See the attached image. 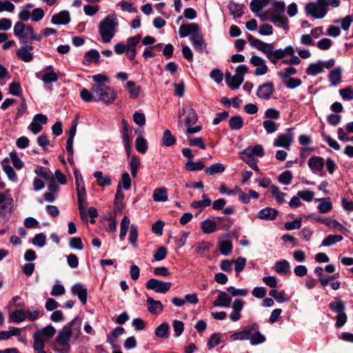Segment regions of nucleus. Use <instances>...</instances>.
<instances>
[{
	"label": "nucleus",
	"mask_w": 353,
	"mask_h": 353,
	"mask_svg": "<svg viewBox=\"0 0 353 353\" xmlns=\"http://www.w3.org/2000/svg\"><path fill=\"white\" fill-rule=\"evenodd\" d=\"M292 179V174L291 171H290V170H286V171L282 172L279 176V179H278L279 181L283 185H289L291 183Z\"/></svg>",
	"instance_id": "obj_63"
},
{
	"label": "nucleus",
	"mask_w": 353,
	"mask_h": 353,
	"mask_svg": "<svg viewBox=\"0 0 353 353\" xmlns=\"http://www.w3.org/2000/svg\"><path fill=\"white\" fill-rule=\"evenodd\" d=\"M274 269L277 273L285 274L290 272V263L286 260H281L275 263Z\"/></svg>",
	"instance_id": "obj_47"
},
{
	"label": "nucleus",
	"mask_w": 353,
	"mask_h": 353,
	"mask_svg": "<svg viewBox=\"0 0 353 353\" xmlns=\"http://www.w3.org/2000/svg\"><path fill=\"white\" fill-rule=\"evenodd\" d=\"M278 214V211L274 208H265L261 210L257 214L258 218L262 220H274Z\"/></svg>",
	"instance_id": "obj_26"
},
{
	"label": "nucleus",
	"mask_w": 353,
	"mask_h": 353,
	"mask_svg": "<svg viewBox=\"0 0 353 353\" xmlns=\"http://www.w3.org/2000/svg\"><path fill=\"white\" fill-rule=\"evenodd\" d=\"M218 245L221 253L225 256L228 255L232 250V243L229 240L220 241Z\"/></svg>",
	"instance_id": "obj_49"
},
{
	"label": "nucleus",
	"mask_w": 353,
	"mask_h": 353,
	"mask_svg": "<svg viewBox=\"0 0 353 353\" xmlns=\"http://www.w3.org/2000/svg\"><path fill=\"white\" fill-rule=\"evenodd\" d=\"M294 53V48L292 46H288L283 49L274 50V46L272 44L271 49L268 53L267 58L269 61L276 65L279 60L283 59L288 54Z\"/></svg>",
	"instance_id": "obj_9"
},
{
	"label": "nucleus",
	"mask_w": 353,
	"mask_h": 353,
	"mask_svg": "<svg viewBox=\"0 0 353 353\" xmlns=\"http://www.w3.org/2000/svg\"><path fill=\"white\" fill-rule=\"evenodd\" d=\"M162 141L164 145L170 147L175 144L176 139L169 130H166L163 132Z\"/></svg>",
	"instance_id": "obj_53"
},
{
	"label": "nucleus",
	"mask_w": 353,
	"mask_h": 353,
	"mask_svg": "<svg viewBox=\"0 0 353 353\" xmlns=\"http://www.w3.org/2000/svg\"><path fill=\"white\" fill-rule=\"evenodd\" d=\"M296 73V68L290 66V67L285 68L283 70L279 72L278 76L282 80V81H284L285 80L288 79V78H290V77L291 75H294Z\"/></svg>",
	"instance_id": "obj_56"
},
{
	"label": "nucleus",
	"mask_w": 353,
	"mask_h": 353,
	"mask_svg": "<svg viewBox=\"0 0 353 353\" xmlns=\"http://www.w3.org/2000/svg\"><path fill=\"white\" fill-rule=\"evenodd\" d=\"M259 325L257 323V327L256 330L253 331L249 340L252 345H256L261 344L265 341V336L259 331Z\"/></svg>",
	"instance_id": "obj_35"
},
{
	"label": "nucleus",
	"mask_w": 353,
	"mask_h": 353,
	"mask_svg": "<svg viewBox=\"0 0 353 353\" xmlns=\"http://www.w3.org/2000/svg\"><path fill=\"white\" fill-rule=\"evenodd\" d=\"M32 50L33 48L30 44H23L16 51V56L21 61L30 62L33 59Z\"/></svg>",
	"instance_id": "obj_16"
},
{
	"label": "nucleus",
	"mask_w": 353,
	"mask_h": 353,
	"mask_svg": "<svg viewBox=\"0 0 353 353\" xmlns=\"http://www.w3.org/2000/svg\"><path fill=\"white\" fill-rule=\"evenodd\" d=\"M10 157L12 161V165L14 167L18 170H21L23 168L24 163L23 161L19 158L16 152H11L10 153Z\"/></svg>",
	"instance_id": "obj_64"
},
{
	"label": "nucleus",
	"mask_w": 353,
	"mask_h": 353,
	"mask_svg": "<svg viewBox=\"0 0 353 353\" xmlns=\"http://www.w3.org/2000/svg\"><path fill=\"white\" fill-rule=\"evenodd\" d=\"M271 193L273 195V196L275 198L276 201L280 203L283 204L285 203V196L286 194L279 189V187L276 185H271L270 187Z\"/></svg>",
	"instance_id": "obj_46"
},
{
	"label": "nucleus",
	"mask_w": 353,
	"mask_h": 353,
	"mask_svg": "<svg viewBox=\"0 0 353 353\" xmlns=\"http://www.w3.org/2000/svg\"><path fill=\"white\" fill-rule=\"evenodd\" d=\"M241 159L245 161L252 169L256 172H259V168L257 166L258 159L255 157H250L247 156L241 155Z\"/></svg>",
	"instance_id": "obj_60"
},
{
	"label": "nucleus",
	"mask_w": 353,
	"mask_h": 353,
	"mask_svg": "<svg viewBox=\"0 0 353 353\" xmlns=\"http://www.w3.org/2000/svg\"><path fill=\"white\" fill-rule=\"evenodd\" d=\"M81 328V319L77 316L59 332L56 337L57 344L54 346V350L59 353H69L70 350L69 341L70 339L76 341L79 339Z\"/></svg>",
	"instance_id": "obj_1"
},
{
	"label": "nucleus",
	"mask_w": 353,
	"mask_h": 353,
	"mask_svg": "<svg viewBox=\"0 0 353 353\" xmlns=\"http://www.w3.org/2000/svg\"><path fill=\"white\" fill-rule=\"evenodd\" d=\"M307 165L314 174H317L323 170L325 161L321 157L313 156L309 159Z\"/></svg>",
	"instance_id": "obj_18"
},
{
	"label": "nucleus",
	"mask_w": 353,
	"mask_h": 353,
	"mask_svg": "<svg viewBox=\"0 0 353 353\" xmlns=\"http://www.w3.org/2000/svg\"><path fill=\"white\" fill-rule=\"evenodd\" d=\"M148 311L152 314H159L163 310V306L160 301L148 297L146 300Z\"/></svg>",
	"instance_id": "obj_22"
},
{
	"label": "nucleus",
	"mask_w": 353,
	"mask_h": 353,
	"mask_svg": "<svg viewBox=\"0 0 353 353\" xmlns=\"http://www.w3.org/2000/svg\"><path fill=\"white\" fill-rule=\"evenodd\" d=\"M243 119L239 116H234L230 118L229 125L232 130H238L243 126Z\"/></svg>",
	"instance_id": "obj_55"
},
{
	"label": "nucleus",
	"mask_w": 353,
	"mask_h": 353,
	"mask_svg": "<svg viewBox=\"0 0 353 353\" xmlns=\"http://www.w3.org/2000/svg\"><path fill=\"white\" fill-rule=\"evenodd\" d=\"M270 20L274 25L283 28L285 31L289 30V20L284 14H272Z\"/></svg>",
	"instance_id": "obj_24"
},
{
	"label": "nucleus",
	"mask_w": 353,
	"mask_h": 353,
	"mask_svg": "<svg viewBox=\"0 0 353 353\" xmlns=\"http://www.w3.org/2000/svg\"><path fill=\"white\" fill-rule=\"evenodd\" d=\"M247 38L250 43V45L252 47L263 52L266 56L268 55V53L269 52L270 50L271 49V46H272L271 43H265L263 41L254 37L251 34H248Z\"/></svg>",
	"instance_id": "obj_15"
},
{
	"label": "nucleus",
	"mask_w": 353,
	"mask_h": 353,
	"mask_svg": "<svg viewBox=\"0 0 353 353\" xmlns=\"http://www.w3.org/2000/svg\"><path fill=\"white\" fill-rule=\"evenodd\" d=\"M323 72V65L321 61L310 63L305 70V72L310 76H316Z\"/></svg>",
	"instance_id": "obj_31"
},
{
	"label": "nucleus",
	"mask_w": 353,
	"mask_h": 353,
	"mask_svg": "<svg viewBox=\"0 0 353 353\" xmlns=\"http://www.w3.org/2000/svg\"><path fill=\"white\" fill-rule=\"evenodd\" d=\"M274 90V83L268 82L259 86L256 95L262 99H268Z\"/></svg>",
	"instance_id": "obj_17"
},
{
	"label": "nucleus",
	"mask_w": 353,
	"mask_h": 353,
	"mask_svg": "<svg viewBox=\"0 0 353 353\" xmlns=\"http://www.w3.org/2000/svg\"><path fill=\"white\" fill-rule=\"evenodd\" d=\"M257 327L256 323H252L247 325L243 330L236 332L230 336V339L232 341L249 340L253 331Z\"/></svg>",
	"instance_id": "obj_13"
},
{
	"label": "nucleus",
	"mask_w": 353,
	"mask_h": 353,
	"mask_svg": "<svg viewBox=\"0 0 353 353\" xmlns=\"http://www.w3.org/2000/svg\"><path fill=\"white\" fill-rule=\"evenodd\" d=\"M118 20L114 14H108L99 26V32L103 42L109 43L117 32Z\"/></svg>",
	"instance_id": "obj_3"
},
{
	"label": "nucleus",
	"mask_w": 353,
	"mask_h": 353,
	"mask_svg": "<svg viewBox=\"0 0 353 353\" xmlns=\"http://www.w3.org/2000/svg\"><path fill=\"white\" fill-rule=\"evenodd\" d=\"M129 164L132 176L134 178L137 177V171L141 165L139 159L136 156L132 157V158L130 160Z\"/></svg>",
	"instance_id": "obj_51"
},
{
	"label": "nucleus",
	"mask_w": 353,
	"mask_h": 353,
	"mask_svg": "<svg viewBox=\"0 0 353 353\" xmlns=\"http://www.w3.org/2000/svg\"><path fill=\"white\" fill-rule=\"evenodd\" d=\"M250 62L256 68L254 74L262 76L268 71V67L264 59L256 55H253L250 59Z\"/></svg>",
	"instance_id": "obj_14"
},
{
	"label": "nucleus",
	"mask_w": 353,
	"mask_h": 353,
	"mask_svg": "<svg viewBox=\"0 0 353 353\" xmlns=\"http://www.w3.org/2000/svg\"><path fill=\"white\" fill-rule=\"evenodd\" d=\"M91 91L96 101H102L105 104L112 103L117 97L114 89L108 85H92Z\"/></svg>",
	"instance_id": "obj_6"
},
{
	"label": "nucleus",
	"mask_w": 353,
	"mask_h": 353,
	"mask_svg": "<svg viewBox=\"0 0 353 353\" xmlns=\"http://www.w3.org/2000/svg\"><path fill=\"white\" fill-rule=\"evenodd\" d=\"M341 69L339 67L332 70L329 74V80L333 86H336L341 83Z\"/></svg>",
	"instance_id": "obj_37"
},
{
	"label": "nucleus",
	"mask_w": 353,
	"mask_h": 353,
	"mask_svg": "<svg viewBox=\"0 0 353 353\" xmlns=\"http://www.w3.org/2000/svg\"><path fill=\"white\" fill-rule=\"evenodd\" d=\"M265 154L263 146L260 144L254 146H248L240 152V155L254 157L258 156L262 157Z\"/></svg>",
	"instance_id": "obj_19"
},
{
	"label": "nucleus",
	"mask_w": 353,
	"mask_h": 353,
	"mask_svg": "<svg viewBox=\"0 0 353 353\" xmlns=\"http://www.w3.org/2000/svg\"><path fill=\"white\" fill-rule=\"evenodd\" d=\"M318 201H320V203L317 206L319 212L325 214L332 210V203L330 198L319 199Z\"/></svg>",
	"instance_id": "obj_36"
},
{
	"label": "nucleus",
	"mask_w": 353,
	"mask_h": 353,
	"mask_svg": "<svg viewBox=\"0 0 353 353\" xmlns=\"http://www.w3.org/2000/svg\"><path fill=\"white\" fill-rule=\"evenodd\" d=\"M72 293L77 295L83 304H85L87 301V290L81 283H77L72 287Z\"/></svg>",
	"instance_id": "obj_23"
},
{
	"label": "nucleus",
	"mask_w": 353,
	"mask_h": 353,
	"mask_svg": "<svg viewBox=\"0 0 353 353\" xmlns=\"http://www.w3.org/2000/svg\"><path fill=\"white\" fill-rule=\"evenodd\" d=\"M94 176L97 179V184L101 187L110 185L111 184L110 177L106 175H103L101 171H96L94 173Z\"/></svg>",
	"instance_id": "obj_41"
},
{
	"label": "nucleus",
	"mask_w": 353,
	"mask_h": 353,
	"mask_svg": "<svg viewBox=\"0 0 353 353\" xmlns=\"http://www.w3.org/2000/svg\"><path fill=\"white\" fill-rule=\"evenodd\" d=\"M26 316L23 310H17L10 314V319L14 323H20L25 320Z\"/></svg>",
	"instance_id": "obj_57"
},
{
	"label": "nucleus",
	"mask_w": 353,
	"mask_h": 353,
	"mask_svg": "<svg viewBox=\"0 0 353 353\" xmlns=\"http://www.w3.org/2000/svg\"><path fill=\"white\" fill-rule=\"evenodd\" d=\"M342 240L343 236L341 235L330 234L323 240L321 245L330 246Z\"/></svg>",
	"instance_id": "obj_52"
},
{
	"label": "nucleus",
	"mask_w": 353,
	"mask_h": 353,
	"mask_svg": "<svg viewBox=\"0 0 353 353\" xmlns=\"http://www.w3.org/2000/svg\"><path fill=\"white\" fill-rule=\"evenodd\" d=\"M125 88L128 91L129 97L130 99H137L140 93L141 88L137 85L133 81H128L126 83Z\"/></svg>",
	"instance_id": "obj_33"
},
{
	"label": "nucleus",
	"mask_w": 353,
	"mask_h": 353,
	"mask_svg": "<svg viewBox=\"0 0 353 353\" xmlns=\"http://www.w3.org/2000/svg\"><path fill=\"white\" fill-rule=\"evenodd\" d=\"M46 185H47L48 190V192H46V201L52 202L54 201L59 191V185L57 184L52 174L50 176L46 172Z\"/></svg>",
	"instance_id": "obj_11"
},
{
	"label": "nucleus",
	"mask_w": 353,
	"mask_h": 353,
	"mask_svg": "<svg viewBox=\"0 0 353 353\" xmlns=\"http://www.w3.org/2000/svg\"><path fill=\"white\" fill-rule=\"evenodd\" d=\"M179 34L181 38L190 36L194 48L199 53H203L206 48V43L197 23L182 24L179 29Z\"/></svg>",
	"instance_id": "obj_2"
},
{
	"label": "nucleus",
	"mask_w": 353,
	"mask_h": 353,
	"mask_svg": "<svg viewBox=\"0 0 353 353\" xmlns=\"http://www.w3.org/2000/svg\"><path fill=\"white\" fill-rule=\"evenodd\" d=\"M231 297L225 292H221L213 304L216 307H228L231 304Z\"/></svg>",
	"instance_id": "obj_25"
},
{
	"label": "nucleus",
	"mask_w": 353,
	"mask_h": 353,
	"mask_svg": "<svg viewBox=\"0 0 353 353\" xmlns=\"http://www.w3.org/2000/svg\"><path fill=\"white\" fill-rule=\"evenodd\" d=\"M100 54L96 50H90L85 54V59L83 61L85 64L89 65L92 62H98L99 61Z\"/></svg>",
	"instance_id": "obj_45"
},
{
	"label": "nucleus",
	"mask_w": 353,
	"mask_h": 353,
	"mask_svg": "<svg viewBox=\"0 0 353 353\" xmlns=\"http://www.w3.org/2000/svg\"><path fill=\"white\" fill-rule=\"evenodd\" d=\"M135 147L139 152L142 154L145 153L148 150L146 140L141 136L138 137L135 141Z\"/></svg>",
	"instance_id": "obj_54"
},
{
	"label": "nucleus",
	"mask_w": 353,
	"mask_h": 353,
	"mask_svg": "<svg viewBox=\"0 0 353 353\" xmlns=\"http://www.w3.org/2000/svg\"><path fill=\"white\" fill-rule=\"evenodd\" d=\"M77 127V122L73 121L70 128L69 129V130L68 132V139H67V141H66L65 148H66L67 152L71 156L72 155V154L74 152L73 141H74V137L76 134Z\"/></svg>",
	"instance_id": "obj_20"
},
{
	"label": "nucleus",
	"mask_w": 353,
	"mask_h": 353,
	"mask_svg": "<svg viewBox=\"0 0 353 353\" xmlns=\"http://www.w3.org/2000/svg\"><path fill=\"white\" fill-rule=\"evenodd\" d=\"M248 68L245 65H239L235 70V74L231 75L228 72L225 74V82L232 89H238L244 80V75L248 72Z\"/></svg>",
	"instance_id": "obj_8"
},
{
	"label": "nucleus",
	"mask_w": 353,
	"mask_h": 353,
	"mask_svg": "<svg viewBox=\"0 0 353 353\" xmlns=\"http://www.w3.org/2000/svg\"><path fill=\"white\" fill-rule=\"evenodd\" d=\"M169 324L166 322L159 325L155 330V335L159 338L168 337Z\"/></svg>",
	"instance_id": "obj_50"
},
{
	"label": "nucleus",
	"mask_w": 353,
	"mask_h": 353,
	"mask_svg": "<svg viewBox=\"0 0 353 353\" xmlns=\"http://www.w3.org/2000/svg\"><path fill=\"white\" fill-rule=\"evenodd\" d=\"M228 8L234 17H240L243 15V6L241 4L231 1L228 4Z\"/></svg>",
	"instance_id": "obj_48"
},
{
	"label": "nucleus",
	"mask_w": 353,
	"mask_h": 353,
	"mask_svg": "<svg viewBox=\"0 0 353 353\" xmlns=\"http://www.w3.org/2000/svg\"><path fill=\"white\" fill-rule=\"evenodd\" d=\"M70 21V14L68 11H61L52 17V22L54 24L65 25Z\"/></svg>",
	"instance_id": "obj_29"
},
{
	"label": "nucleus",
	"mask_w": 353,
	"mask_h": 353,
	"mask_svg": "<svg viewBox=\"0 0 353 353\" xmlns=\"http://www.w3.org/2000/svg\"><path fill=\"white\" fill-rule=\"evenodd\" d=\"M34 349L37 353H44V328L34 334Z\"/></svg>",
	"instance_id": "obj_21"
},
{
	"label": "nucleus",
	"mask_w": 353,
	"mask_h": 353,
	"mask_svg": "<svg viewBox=\"0 0 353 353\" xmlns=\"http://www.w3.org/2000/svg\"><path fill=\"white\" fill-rule=\"evenodd\" d=\"M14 34L18 37L19 43L28 44L30 41H39L41 39V35L34 34L31 26H26L23 22L19 21L14 26Z\"/></svg>",
	"instance_id": "obj_4"
},
{
	"label": "nucleus",
	"mask_w": 353,
	"mask_h": 353,
	"mask_svg": "<svg viewBox=\"0 0 353 353\" xmlns=\"http://www.w3.org/2000/svg\"><path fill=\"white\" fill-rule=\"evenodd\" d=\"M294 128H288L286 132L280 134L274 139L273 145L274 147H281L287 150H290V147L294 140V134L292 130Z\"/></svg>",
	"instance_id": "obj_10"
},
{
	"label": "nucleus",
	"mask_w": 353,
	"mask_h": 353,
	"mask_svg": "<svg viewBox=\"0 0 353 353\" xmlns=\"http://www.w3.org/2000/svg\"><path fill=\"white\" fill-rule=\"evenodd\" d=\"M202 200L201 201H194L190 206L193 208L197 209V208H201L203 209L208 206H210L212 203L211 199L208 196L207 194H203L202 196Z\"/></svg>",
	"instance_id": "obj_44"
},
{
	"label": "nucleus",
	"mask_w": 353,
	"mask_h": 353,
	"mask_svg": "<svg viewBox=\"0 0 353 353\" xmlns=\"http://www.w3.org/2000/svg\"><path fill=\"white\" fill-rule=\"evenodd\" d=\"M330 309L337 314L345 312V303L340 298H335L334 301L329 304Z\"/></svg>",
	"instance_id": "obj_32"
},
{
	"label": "nucleus",
	"mask_w": 353,
	"mask_h": 353,
	"mask_svg": "<svg viewBox=\"0 0 353 353\" xmlns=\"http://www.w3.org/2000/svg\"><path fill=\"white\" fill-rule=\"evenodd\" d=\"M59 74L60 73L56 71L52 66L50 65L46 67V89L47 88V84L55 82L58 80Z\"/></svg>",
	"instance_id": "obj_34"
},
{
	"label": "nucleus",
	"mask_w": 353,
	"mask_h": 353,
	"mask_svg": "<svg viewBox=\"0 0 353 353\" xmlns=\"http://www.w3.org/2000/svg\"><path fill=\"white\" fill-rule=\"evenodd\" d=\"M130 219L125 216L120 223V233L119 238L121 241H123L130 229V235H129V241L132 244V245L136 248L137 247V240L138 238V232L137 227L134 225H132L130 228Z\"/></svg>",
	"instance_id": "obj_7"
},
{
	"label": "nucleus",
	"mask_w": 353,
	"mask_h": 353,
	"mask_svg": "<svg viewBox=\"0 0 353 353\" xmlns=\"http://www.w3.org/2000/svg\"><path fill=\"white\" fill-rule=\"evenodd\" d=\"M205 167L203 161L199 160L196 162L192 161H187L185 164V168L186 170L190 172L201 171Z\"/></svg>",
	"instance_id": "obj_39"
},
{
	"label": "nucleus",
	"mask_w": 353,
	"mask_h": 353,
	"mask_svg": "<svg viewBox=\"0 0 353 353\" xmlns=\"http://www.w3.org/2000/svg\"><path fill=\"white\" fill-rule=\"evenodd\" d=\"M171 286L172 283L163 282L156 279H149L145 284L148 290H153L157 293H165L170 290Z\"/></svg>",
	"instance_id": "obj_12"
},
{
	"label": "nucleus",
	"mask_w": 353,
	"mask_h": 353,
	"mask_svg": "<svg viewBox=\"0 0 353 353\" xmlns=\"http://www.w3.org/2000/svg\"><path fill=\"white\" fill-rule=\"evenodd\" d=\"M92 80L95 84L94 85H106V83H110V79L105 74H97L92 77Z\"/></svg>",
	"instance_id": "obj_59"
},
{
	"label": "nucleus",
	"mask_w": 353,
	"mask_h": 353,
	"mask_svg": "<svg viewBox=\"0 0 353 353\" xmlns=\"http://www.w3.org/2000/svg\"><path fill=\"white\" fill-rule=\"evenodd\" d=\"M152 198L156 202H165L168 199V190L164 188L154 189L152 194Z\"/></svg>",
	"instance_id": "obj_30"
},
{
	"label": "nucleus",
	"mask_w": 353,
	"mask_h": 353,
	"mask_svg": "<svg viewBox=\"0 0 353 353\" xmlns=\"http://www.w3.org/2000/svg\"><path fill=\"white\" fill-rule=\"evenodd\" d=\"M201 229L205 234H210L217 229L216 223L211 219H205L201 223Z\"/></svg>",
	"instance_id": "obj_40"
},
{
	"label": "nucleus",
	"mask_w": 353,
	"mask_h": 353,
	"mask_svg": "<svg viewBox=\"0 0 353 353\" xmlns=\"http://www.w3.org/2000/svg\"><path fill=\"white\" fill-rule=\"evenodd\" d=\"M141 39V37L139 34L129 37L127 39L126 44L125 45L126 50H136V46L139 43Z\"/></svg>",
	"instance_id": "obj_58"
},
{
	"label": "nucleus",
	"mask_w": 353,
	"mask_h": 353,
	"mask_svg": "<svg viewBox=\"0 0 353 353\" xmlns=\"http://www.w3.org/2000/svg\"><path fill=\"white\" fill-rule=\"evenodd\" d=\"M184 114H185V119L184 120L185 125L187 127H190L194 124L197 121V115L191 107H186L183 108Z\"/></svg>",
	"instance_id": "obj_28"
},
{
	"label": "nucleus",
	"mask_w": 353,
	"mask_h": 353,
	"mask_svg": "<svg viewBox=\"0 0 353 353\" xmlns=\"http://www.w3.org/2000/svg\"><path fill=\"white\" fill-rule=\"evenodd\" d=\"M42 124H44V115L38 114L34 116L29 128L34 134H37L41 130Z\"/></svg>",
	"instance_id": "obj_27"
},
{
	"label": "nucleus",
	"mask_w": 353,
	"mask_h": 353,
	"mask_svg": "<svg viewBox=\"0 0 353 353\" xmlns=\"http://www.w3.org/2000/svg\"><path fill=\"white\" fill-rule=\"evenodd\" d=\"M225 166L220 163L212 164L205 170V172L207 175L212 176L217 173H222L225 171Z\"/></svg>",
	"instance_id": "obj_43"
},
{
	"label": "nucleus",
	"mask_w": 353,
	"mask_h": 353,
	"mask_svg": "<svg viewBox=\"0 0 353 353\" xmlns=\"http://www.w3.org/2000/svg\"><path fill=\"white\" fill-rule=\"evenodd\" d=\"M327 0H316L307 3L304 10L307 16L320 19L327 15Z\"/></svg>",
	"instance_id": "obj_5"
},
{
	"label": "nucleus",
	"mask_w": 353,
	"mask_h": 353,
	"mask_svg": "<svg viewBox=\"0 0 353 353\" xmlns=\"http://www.w3.org/2000/svg\"><path fill=\"white\" fill-rule=\"evenodd\" d=\"M285 4L282 1H276L273 3V12L272 14H284Z\"/></svg>",
	"instance_id": "obj_62"
},
{
	"label": "nucleus",
	"mask_w": 353,
	"mask_h": 353,
	"mask_svg": "<svg viewBox=\"0 0 353 353\" xmlns=\"http://www.w3.org/2000/svg\"><path fill=\"white\" fill-rule=\"evenodd\" d=\"M269 2V0H252L250 8L255 15H259V13Z\"/></svg>",
	"instance_id": "obj_38"
},
{
	"label": "nucleus",
	"mask_w": 353,
	"mask_h": 353,
	"mask_svg": "<svg viewBox=\"0 0 353 353\" xmlns=\"http://www.w3.org/2000/svg\"><path fill=\"white\" fill-rule=\"evenodd\" d=\"M122 137L126 154L130 157L131 153V142L132 140V131L122 132Z\"/></svg>",
	"instance_id": "obj_42"
},
{
	"label": "nucleus",
	"mask_w": 353,
	"mask_h": 353,
	"mask_svg": "<svg viewBox=\"0 0 353 353\" xmlns=\"http://www.w3.org/2000/svg\"><path fill=\"white\" fill-rule=\"evenodd\" d=\"M263 126L268 134H272L277 130V125L270 119H266L263 122Z\"/></svg>",
	"instance_id": "obj_61"
}]
</instances>
